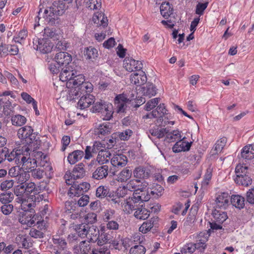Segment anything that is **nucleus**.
<instances>
[{"mask_svg": "<svg viewBox=\"0 0 254 254\" xmlns=\"http://www.w3.org/2000/svg\"><path fill=\"white\" fill-rule=\"evenodd\" d=\"M72 56L64 52V74L67 90L66 98L69 101L77 98L79 95L91 94L93 85L89 81H85V76L77 74L75 61L72 62Z\"/></svg>", "mask_w": 254, "mask_h": 254, "instance_id": "f257e3e1", "label": "nucleus"}, {"mask_svg": "<svg viewBox=\"0 0 254 254\" xmlns=\"http://www.w3.org/2000/svg\"><path fill=\"white\" fill-rule=\"evenodd\" d=\"M63 14L64 2L63 0H59L55 1L49 9H45L43 15L47 22L55 23L59 19L58 16H62Z\"/></svg>", "mask_w": 254, "mask_h": 254, "instance_id": "f03ea898", "label": "nucleus"}, {"mask_svg": "<svg viewBox=\"0 0 254 254\" xmlns=\"http://www.w3.org/2000/svg\"><path fill=\"white\" fill-rule=\"evenodd\" d=\"M207 234L205 232H200L197 236L196 244L192 243H188L184 245L181 250V254H192L195 251L196 249L202 248L204 249L206 246L205 243L207 241Z\"/></svg>", "mask_w": 254, "mask_h": 254, "instance_id": "7ed1b4c3", "label": "nucleus"}, {"mask_svg": "<svg viewBox=\"0 0 254 254\" xmlns=\"http://www.w3.org/2000/svg\"><path fill=\"white\" fill-rule=\"evenodd\" d=\"M3 151L5 152L4 155L5 160H7L9 162L14 161L16 164L20 163L21 158L23 155H30L29 147H23L22 150L13 149L12 151H10L6 147H4Z\"/></svg>", "mask_w": 254, "mask_h": 254, "instance_id": "20e7f679", "label": "nucleus"}, {"mask_svg": "<svg viewBox=\"0 0 254 254\" xmlns=\"http://www.w3.org/2000/svg\"><path fill=\"white\" fill-rule=\"evenodd\" d=\"M33 129L30 126H24L19 128L17 132V135L19 138L25 140L27 144H30L37 142L36 136L33 132Z\"/></svg>", "mask_w": 254, "mask_h": 254, "instance_id": "39448f33", "label": "nucleus"}, {"mask_svg": "<svg viewBox=\"0 0 254 254\" xmlns=\"http://www.w3.org/2000/svg\"><path fill=\"white\" fill-rule=\"evenodd\" d=\"M90 185L87 182H83L79 184L71 185L68 191V195L70 196H78L84 192L88 191L90 189Z\"/></svg>", "mask_w": 254, "mask_h": 254, "instance_id": "423d86ee", "label": "nucleus"}, {"mask_svg": "<svg viewBox=\"0 0 254 254\" xmlns=\"http://www.w3.org/2000/svg\"><path fill=\"white\" fill-rule=\"evenodd\" d=\"M148 184L146 182H143L142 183V187L140 189L136 190L134 191L132 198L135 199L139 204L140 202L147 201L150 198V195L148 191Z\"/></svg>", "mask_w": 254, "mask_h": 254, "instance_id": "0eeeda50", "label": "nucleus"}, {"mask_svg": "<svg viewBox=\"0 0 254 254\" xmlns=\"http://www.w3.org/2000/svg\"><path fill=\"white\" fill-rule=\"evenodd\" d=\"M231 197L226 192H218L216 194L215 203L217 208L226 209L230 204Z\"/></svg>", "mask_w": 254, "mask_h": 254, "instance_id": "6e6552de", "label": "nucleus"}, {"mask_svg": "<svg viewBox=\"0 0 254 254\" xmlns=\"http://www.w3.org/2000/svg\"><path fill=\"white\" fill-rule=\"evenodd\" d=\"M32 197H30L27 200L24 198H20V201L19 202H21L22 206L24 207V209H26L27 207L28 208L30 209L29 211H31V213H34L33 210L32 209L36 206V202H40V201L44 199L45 201L47 199L45 198V195H38L36 196L35 195H32Z\"/></svg>", "mask_w": 254, "mask_h": 254, "instance_id": "1a4fd4ad", "label": "nucleus"}, {"mask_svg": "<svg viewBox=\"0 0 254 254\" xmlns=\"http://www.w3.org/2000/svg\"><path fill=\"white\" fill-rule=\"evenodd\" d=\"M138 202L135 199L131 197H129L127 199H125L121 203V207L123 211L127 214H131L133 210L136 209L138 205H139Z\"/></svg>", "mask_w": 254, "mask_h": 254, "instance_id": "9d476101", "label": "nucleus"}, {"mask_svg": "<svg viewBox=\"0 0 254 254\" xmlns=\"http://www.w3.org/2000/svg\"><path fill=\"white\" fill-rule=\"evenodd\" d=\"M124 67L127 71L132 72L134 70H141L142 68L143 64L139 61H136L131 58L127 57L124 61Z\"/></svg>", "mask_w": 254, "mask_h": 254, "instance_id": "9b49d317", "label": "nucleus"}, {"mask_svg": "<svg viewBox=\"0 0 254 254\" xmlns=\"http://www.w3.org/2000/svg\"><path fill=\"white\" fill-rule=\"evenodd\" d=\"M73 0H64V5H65V2L68 4L66 6V10L67 11L66 12V17L69 19V20L73 21L75 19V13L78 9V3L80 4L81 2V0H75V2L76 3V5L73 6L72 4V1ZM65 7V5H64V8ZM65 11V9H64V12Z\"/></svg>", "mask_w": 254, "mask_h": 254, "instance_id": "f8f14e48", "label": "nucleus"}, {"mask_svg": "<svg viewBox=\"0 0 254 254\" xmlns=\"http://www.w3.org/2000/svg\"><path fill=\"white\" fill-rule=\"evenodd\" d=\"M95 96L92 94H83L79 100L77 108L80 110L85 109L94 103Z\"/></svg>", "mask_w": 254, "mask_h": 254, "instance_id": "ddd939ff", "label": "nucleus"}, {"mask_svg": "<svg viewBox=\"0 0 254 254\" xmlns=\"http://www.w3.org/2000/svg\"><path fill=\"white\" fill-rule=\"evenodd\" d=\"M138 72L131 74L130 77L131 83L137 86L141 87L147 81V76L144 72L142 70H137Z\"/></svg>", "mask_w": 254, "mask_h": 254, "instance_id": "4468645a", "label": "nucleus"}, {"mask_svg": "<svg viewBox=\"0 0 254 254\" xmlns=\"http://www.w3.org/2000/svg\"><path fill=\"white\" fill-rule=\"evenodd\" d=\"M167 109L164 104H160L155 110L143 116V119L162 118L166 114Z\"/></svg>", "mask_w": 254, "mask_h": 254, "instance_id": "2eb2a0df", "label": "nucleus"}, {"mask_svg": "<svg viewBox=\"0 0 254 254\" xmlns=\"http://www.w3.org/2000/svg\"><path fill=\"white\" fill-rule=\"evenodd\" d=\"M191 143V142H189L186 141L185 137L181 138L173 146V151L175 153L189 151L190 149Z\"/></svg>", "mask_w": 254, "mask_h": 254, "instance_id": "dca6fc26", "label": "nucleus"}, {"mask_svg": "<svg viewBox=\"0 0 254 254\" xmlns=\"http://www.w3.org/2000/svg\"><path fill=\"white\" fill-rule=\"evenodd\" d=\"M26 155H23L21 158L20 163L22 164L21 169L26 170L27 172H31L32 168L37 166V160L30 157H27Z\"/></svg>", "mask_w": 254, "mask_h": 254, "instance_id": "f3484780", "label": "nucleus"}, {"mask_svg": "<svg viewBox=\"0 0 254 254\" xmlns=\"http://www.w3.org/2000/svg\"><path fill=\"white\" fill-rule=\"evenodd\" d=\"M101 233L99 234L97 244L99 246H102L105 244H110L113 241V237L108 233L106 232L105 226H102L100 229Z\"/></svg>", "mask_w": 254, "mask_h": 254, "instance_id": "a211bd4d", "label": "nucleus"}, {"mask_svg": "<svg viewBox=\"0 0 254 254\" xmlns=\"http://www.w3.org/2000/svg\"><path fill=\"white\" fill-rule=\"evenodd\" d=\"M24 188L25 189L26 195H29L32 197V195L37 196L38 195H44L40 194L41 189L39 187H36L35 184L32 182L24 183ZM46 196V194H44Z\"/></svg>", "mask_w": 254, "mask_h": 254, "instance_id": "6ab92c4d", "label": "nucleus"}, {"mask_svg": "<svg viewBox=\"0 0 254 254\" xmlns=\"http://www.w3.org/2000/svg\"><path fill=\"white\" fill-rule=\"evenodd\" d=\"M158 220V217H153L149 220L144 222L139 228V232L143 234H146L149 232L151 229L157 224Z\"/></svg>", "mask_w": 254, "mask_h": 254, "instance_id": "aec40b11", "label": "nucleus"}, {"mask_svg": "<svg viewBox=\"0 0 254 254\" xmlns=\"http://www.w3.org/2000/svg\"><path fill=\"white\" fill-rule=\"evenodd\" d=\"M127 162V157L122 154L114 155L111 159V163L116 167H123L126 165Z\"/></svg>", "mask_w": 254, "mask_h": 254, "instance_id": "412c9836", "label": "nucleus"}, {"mask_svg": "<svg viewBox=\"0 0 254 254\" xmlns=\"http://www.w3.org/2000/svg\"><path fill=\"white\" fill-rule=\"evenodd\" d=\"M109 167L107 165L98 167L92 174L93 179L100 180L106 178L108 175Z\"/></svg>", "mask_w": 254, "mask_h": 254, "instance_id": "4be33fe9", "label": "nucleus"}, {"mask_svg": "<svg viewBox=\"0 0 254 254\" xmlns=\"http://www.w3.org/2000/svg\"><path fill=\"white\" fill-rule=\"evenodd\" d=\"M33 213H31V211L25 210L22 216L19 218V222L22 224H25L27 226L31 227L35 223L34 220Z\"/></svg>", "mask_w": 254, "mask_h": 254, "instance_id": "5701e85b", "label": "nucleus"}, {"mask_svg": "<svg viewBox=\"0 0 254 254\" xmlns=\"http://www.w3.org/2000/svg\"><path fill=\"white\" fill-rule=\"evenodd\" d=\"M36 49L39 50L42 53L46 54L50 52L53 48V45L49 40L44 39L38 41Z\"/></svg>", "mask_w": 254, "mask_h": 254, "instance_id": "b1692460", "label": "nucleus"}, {"mask_svg": "<svg viewBox=\"0 0 254 254\" xmlns=\"http://www.w3.org/2000/svg\"><path fill=\"white\" fill-rule=\"evenodd\" d=\"M84 165L82 163H80L76 165L73 168L71 173H70L71 179L77 180L82 178L85 173L84 170Z\"/></svg>", "mask_w": 254, "mask_h": 254, "instance_id": "393cba45", "label": "nucleus"}, {"mask_svg": "<svg viewBox=\"0 0 254 254\" xmlns=\"http://www.w3.org/2000/svg\"><path fill=\"white\" fill-rule=\"evenodd\" d=\"M111 128L107 124L103 123L99 125L94 128L95 134L99 138H102L104 136L110 133Z\"/></svg>", "mask_w": 254, "mask_h": 254, "instance_id": "a878e982", "label": "nucleus"}, {"mask_svg": "<svg viewBox=\"0 0 254 254\" xmlns=\"http://www.w3.org/2000/svg\"><path fill=\"white\" fill-rule=\"evenodd\" d=\"M138 90L142 95L149 98L155 96L157 93L156 87L152 84H147L146 86L139 87Z\"/></svg>", "mask_w": 254, "mask_h": 254, "instance_id": "bb28decb", "label": "nucleus"}, {"mask_svg": "<svg viewBox=\"0 0 254 254\" xmlns=\"http://www.w3.org/2000/svg\"><path fill=\"white\" fill-rule=\"evenodd\" d=\"M149 215L150 211L145 208L143 205H138L134 213V216L140 220H145L149 217Z\"/></svg>", "mask_w": 254, "mask_h": 254, "instance_id": "cd10ccee", "label": "nucleus"}, {"mask_svg": "<svg viewBox=\"0 0 254 254\" xmlns=\"http://www.w3.org/2000/svg\"><path fill=\"white\" fill-rule=\"evenodd\" d=\"M245 198L239 194H233L231 196L230 203L237 208L241 209L245 207Z\"/></svg>", "mask_w": 254, "mask_h": 254, "instance_id": "c85d7f7f", "label": "nucleus"}, {"mask_svg": "<svg viewBox=\"0 0 254 254\" xmlns=\"http://www.w3.org/2000/svg\"><path fill=\"white\" fill-rule=\"evenodd\" d=\"M84 152L80 150H76L69 153L67 156V160L70 164H74L80 161L84 156Z\"/></svg>", "mask_w": 254, "mask_h": 254, "instance_id": "c756f323", "label": "nucleus"}, {"mask_svg": "<svg viewBox=\"0 0 254 254\" xmlns=\"http://www.w3.org/2000/svg\"><path fill=\"white\" fill-rule=\"evenodd\" d=\"M93 21L98 26L106 27L108 25V20L103 13H95L93 16Z\"/></svg>", "mask_w": 254, "mask_h": 254, "instance_id": "7c9ffc66", "label": "nucleus"}, {"mask_svg": "<svg viewBox=\"0 0 254 254\" xmlns=\"http://www.w3.org/2000/svg\"><path fill=\"white\" fill-rule=\"evenodd\" d=\"M111 154L110 152L106 149H101L98 152L96 160L100 164H104L109 162Z\"/></svg>", "mask_w": 254, "mask_h": 254, "instance_id": "2f4dec72", "label": "nucleus"}, {"mask_svg": "<svg viewBox=\"0 0 254 254\" xmlns=\"http://www.w3.org/2000/svg\"><path fill=\"white\" fill-rule=\"evenodd\" d=\"M160 9L161 15L165 19H168L173 13V8L169 2H163Z\"/></svg>", "mask_w": 254, "mask_h": 254, "instance_id": "473e14b6", "label": "nucleus"}, {"mask_svg": "<svg viewBox=\"0 0 254 254\" xmlns=\"http://www.w3.org/2000/svg\"><path fill=\"white\" fill-rule=\"evenodd\" d=\"M242 157L246 160H251L254 158V144L245 146L241 151Z\"/></svg>", "mask_w": 254, "mask_h": 254, "instance_id": "72a5a7b5", "label": "nucleus"}, {"mask_svg": "<svg viewBox=\"0 0 254 254\" xmlns=\"http://www.w3.org/2000/svg\"><path fill=\"white\" fill-rule=\"evenodd\" d=\"M165 135L166 137L165 140L168 142L177 141L182 137L181 132L178 130H174L172 131L169 132L168 130L166 129Z\"/></svg>", "mask_w": 254, "mask_h": 254, "instance_id": "f704fd0d", "label": "nucleus"}, {"mask_svg": "<svg viewBox=\"0 0 254 254\" xmlns=\"http://www.w3.org/2000/svg\"><path fill=\"white\" fill-rule=\"evenodd\" d=\"M99 234V230L94 226H91L88 228V234L86 237L89 242L95 243L98 240Z\"/></svg>", "mask_w": 254, "mask_h": 254, "instance_id": "c9c22d12", "label": "nucleus"}, {"mask_svg": "<svg viewBox=\"0 0 254 254\" xmlns=\"http://www.w3.org/2000/svg\"><path fill=\"white\" fill-rule=\"evenodd\" d=\"M214 221L218 223H223L227 218L228 216L226 212L215 209L212 212Z\"/></svg>", "mask_w": 254, "mask_h": 254, "instance_id": "e433bc0d", "label": "nucleus"}, {"mask_svg": "<svg viewBox=\"0 0 254 254\" xmlns=\"http://www.w3.org/2000/svg\"><path fill=\"white\" fill-rule=\"evenodd\" d=\"M134 177L136 179H146L149 176V173L142 166L136 167L133 171Z\"/></svg>", "mask_w": 254, "mask_h": 254, "instance_id": "4c0bfd02", "label": "nucleus"}, {"mask_svg": "<svg viewBox=\"0 0 254 254\" xmlns=\"http://www.w3.org/2000/svg\"><path fill=\"white\" fill-rule=\"evenodd\" d=\"M234 181L236 184L246 187L251 185L252 183V179L246 174L237 175Z\"/></svg>", "mask_w": 254, "mask_h": 254, "instance_id": "58836bf2", "label": "nucleus"}, {"mask_svg": "<svg viewBox=\"0 0 254 254\" xmlns=\"http://www.w3.org/2000/svg\"><path fill=\"white\" fill-rule=\"evenodd\" d=\"M132 176V171L129 167L124 168L118 175L117 181L123 183L127 182Z\"/></svg>", "mask_w": 254, "mask_h": 254, "instance_id": "ea45409f", "label": "nucleus"}, {"mask_svg": "<svg viewBox=\"0 0 254 254\" xmlns=\"http://www.w3.org/2000/svg\"><path fill=\"white\" fill-rule=\"evenodd\" d=\"M143 182H141L139 179H131L130 180L126 185V188H127L129 191H134L140 189L142 187Z\"/></svg>", "mask_w": 254, "mask_h": 254, "instance_id": "a19ab883", "label": "nucleus"}, {"mask_svg": "<svg viewBox=\"0 0 254 254\" xmlns=\"http://www.w3.org/2000/svg\"><path fill=\"white\" fill-rule=\"evenodd\" d=\"M90 227L87 224H81L76 226L75 230L78 235L81 238H85L88 234V228Z\"/></svg>", "mask_w": 254, "mask_h": 254, "instance_id": "79ce46f5", "label": "nucleus"}, {"mask_svg": "<svg viewBox=\"0 0 254 254\" xmlns=\"http://www.w3.org/2000/svg\"><path fill=\"white\" fill-rule=\"evenodd\" d=\"M79 216L84 223L93 224L97 221V215L94 212H89L83 216L80 214Z\"/></svg>", "mask_w": 254, "mask_h": 254, "instance_id": "37998d69", "label": "nucleus"}, {"mask_svg": "<svg viewBox=\"0 0 254 254\" xmlns=\"http://www.w3.org/2000/svg\"><path fill=\"white\" fill-rule=\"evenodd\" d=\"M84 56L86 59L93 60L98 57L97 50L92 47H87L84 52Z\"/></svg>", "mask_w": 254, "mask_h": 254, "instance_id": "c03bdc74", "label": "nucleus"}, {"mask_svg": "<svg viewBox=\"0 0 254 254\" xmlns=\"http://www.w3.org/2000/svg\"><path fill=\"white\" fill-rule=\"evenodd\" d=\"M12 125L15 126H22L26 122V118L20 115L12 116L11 119Z\"/></svg>", "mask_w": 254, "mask_h": 254, "instance_id": "a18cd8bd", "label": "nucleus"}, {"mask_svg": "<svg viewBox=\"0 0 254 254\" xmlns=\"http://www.w3.org/2000/svg\"><path fill=\"white\" fill-rule=\"evenodd\" d=\"M149 133L152 136H156L158 138H161L165 135L166 128L156 127L149 129Z\"/></svg>", "mask_w": 254, "mask_h": 254, "instance_id": "49530a36", "label": "nucleus"}, {"mask_svg": "<svg viewBox=\"0 0 254 254\" xmlns=\"http://www.w3.org/2000/svg\"><path fill=\"white\" fill-rule=\"evenodd\" d=\"M14 194L18 196V202L20 201V198H23V196L24 194L26 195L25 189L24 188V183H21L19 185H17L14 189Z\"/></svg>", "mask_w": 254, "mask_h": 254, "instance_id": "de8ad7c7", "label": "nucleus"}, {"mask_svg": "<svg viewBox=\"0 0 254 254\" xmlns=\"http://www.w3.org/2000/svg\"><path fill=\"white\" fill-rule=\"evenodd\" d=\"M101 0H86V6L91 10H97L101 8Z\"/></svg>", "mask_w": 254, "mask_h": 254, "instance_id": "09e8293b", "label": "nucleus"}, {"mask_svg": "<svg viewBox=\"0 0 254 254\" xmlns=\"http://www.w3.org/2000/svg\"><path fill=\"white\" fill-rule=\"evenodd\" d=\"M14 198V195L12 192H3L0 194V201L2 204H8L11 202Z\"/></svg>", "mask_w": 254, "mask_h": 254, "instance_id": "8fccbe9b", "label": "nucleus"}, {"mask_svg": "<svg viewBox=\"0 0 254 254\" xmlns=\"http://www.w3.org/2000/svg\"><path fill=\"white\" fill-rule=\"evenodd\" d=\"M107 105L105 102L102 101L97 102L94 103L92 107V112L94 113H102Z\"/></svg>", "mask_w": 254, "mask_h": 254, "instance_id": "3c124183", "label": "nucleus"}, {"mask_svg": "<svg viewBox=\"0 0 254 254\" xmlns=\"http://www.w3.org/2000/svg\"><path fill=\"white\" fill-rule=\"evenodd\" d=\"M109 191L108 187L100 186L96 190V195L98 197L103 198L108 195Z\"/></svg>", "mask_w": 254, "mask_h": 254, "instance_id": "603ef678", "label": "nucleus"}, {"mask_svg": "<svg viewBox=\"0 0 254 254\" xmlns=\"http://www.w3.org/2000/svg\"><path fill=\"white\" fill-rule=\"evenodd\" d=\"M145 248L142 245H135L132 247L129 250L130 254H144Z\"/></svg>", "mask_w": 254, "mask_h": 254, "instance_id": "864d4df0", "label": "nucleus"}, {"mask_svg": "<svg viewBox=\"0 0 254 254\" xmlns=\"http://www.w3.org/2000/svg\"><path fill=\"white\" fill-rule=\"evenodd\" d=\"M160 100L159 98H155L148 101L145 105V110L150 111L155 108L158 104Z\"/></svg>", "mask_w": 254, "mask_h": 254, "instance_id": "5fc2aeb1", "label": "nucleus"}, {"mask_svg": "<svg viewBox=\"0 0 254 254\" xmlns=\"http://www.w3.org/2000/svg\"><path fill=\"white\" fill-rule=\"evenodd\" d=\"M21 169L19 167V166H16L12 167L11 168H10L9 169L8 174V175L11 177L16 178L21 175Z\"/></svg>", "mask_w": 254, "mask_h": 254, "instance_id": "6e6d98bb", "label": "nucleus"}, {"mask_svg": "<svg viewBox=\"0 0 254 254\" xmlns=\"http://www.w3.org/2000/svg\"><path fill=\"white\" fill-rule=\"evenodd\" d=\"M115 211L112 209H107L104 212L103 218L105 222H107L109 221L113 220L114 218Z\"/></svg>", "mask_w": 254, "mask_h": 254, "instance_id": "4d7b16f0", "label": "nucleus"}, {"mask_svg": "<svg viewBox=\"0 0 254 254\" xmlns=\"http://www.w3.org/2000/svg\"><path fill=\"white\" fill-rule=\"evenodd\" d=\"M27 36V31L24 29L19 31L17 36L13 38V40L15 43H21L22 41L24 40Z\"/></svg>", "mask_w": 254, "mask_h": 254, "instance_id": "13d9d810", "label": "nucleus"}, {"mask_svg": "<svg viewBox=\"0 0 254 254\" xmlns=\"http://www.w3.org/2000/svg\"><path fill=\"white\" fill-rule=\"evenodd\" d=\"M55 40L57 41L56 46V50L57 51H62L64 49L63 36L62 33H59V35H56Z\"/></svg>", "mask_w": 254, "mask_h": 254, "instance_id": "bf43d9fd", "label": "nucleus"}, {"mask_svg": "<svg viewBox=\"0 0 254 254\" xmlns=\"http://www.w3.org/2000/svg\"><path fill=\"white\" fill-rule=\"evenodd\" d=\"M14 181L13 180H6L3 181L0 185L1 190H7L13 186Z\"/></svg>", "mask_w": 254, "mask_h": 254, "instance_id": "052dcab7", "label": "nucleus"}, {"mask_svg": "<svg viewBox=\"0 0 254 254\" xmlns=\"http://www.w3.org/2000/svg\"><path fill=\"white\" fill-rule=\"evenodd\" d=\"M226 141V139L225 138H221L216 141L214 146V149L216 153L221 152L224 147L225 146Z\"/></svg>", "mask_w": 254, "mask_h": 254, "instance_id": "680f3d73", "label": "nucleus"}, {"mask_svg": "<svg viewBox=\"0 0 254 254\" xmlns=\"http://www.w3.org/2000/svg\"><path fill=\"white\" fill-rule=\"evenodd\" d=\"M88 241L86 242V241H82L80 243L79 245V249L81 253L83 254H86L89 252V251L90 250L91 247L90 245L89 244Z\"/></svg>", "mask_w": 254, "mask_h": 254, "instance_id": "e2e57ef3", "label": "nucleus"}, {"mask_svg": "<svg viewBox=\"0 0 254 254\" xmlns=\"http://www.w3.org/2000/svg\"><path fill=\"white\" fill-rule=\"evenodd\" d=\"M208 4V2L204 3L199 2L196 6L195 13L199 15H203L204 10L207 7Z\"/></svg>", "mask_w": 254, "mask_h": 254, "instance_id": "0e129e2a", "label": "nucleus"}, {"mask_svg": "<svg viewBox=\"0 0 254 254\" xmlns=\"http://www.w3.org/2000/svg\"><path fill=\"white\" fill-rule=\"evenodd\" d=\"M29 235L31 237L35 239L43 238L44 236V234L42 231L37 230L35 228L31 229L29 232Z\"/></svg>", "mask_w": 254, "mask_h": 254, "instance_id": "69168bd1", "label": "nucleus"}, {"mask_svg": "<svg viewBox=\"0 0 254 254\" xmlns=\"http://www.w3.org/2000/svg\"><path fill=\"white\" fill-rule=\"evenodd\" d=\"M44 172L39 168L31 170V175L35 179L40 180L43 178Z\"/></svg>", "mask_w": 254, "mask_h": 254, "instance_id": "338daca9", "label": "nucleus"}, {"mask_svg": "<svg viewBox=\"0 0 254 254\" xmlns=\"http://www.w3.org/2000/svg\"><path fill=\"white\" fill-rule=\"evenodd\" d=\"M246 200L251 204H254V188L249 189L246 193Z\"/></svg>", "mask_w": 254, "mask_h": 254, "instance_id": "774afa93", "label": "nucleus"}]
</instances>
